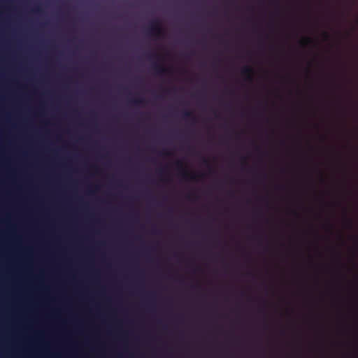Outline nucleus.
<instances>
[{
    "label": "nucleus",
    "instance_id": "f257e3e1",
    "mask_svg": "<svg viewBox=\"0 0 358 358\" xmlns=\"http://www.w3.org/2000/svg\"><path fill=\"white\" fill-rule=\"evenodd\" d=\"M146 33L157 39H162L165 37L164 29L159 21L152 22L146 29Z\"/></svg>",
    "mask_w": 358,
    "mask_h": 358
},
{
    "label": "nucleus",
    "instance_id": "f03ea898",
    "mask_svg": "<svg viewBox=\"0 0 358 358\" xmlns=\"http://www.w3.org/2000/svg\"><path fill=\"white\" fill-rule=\"evenodd\" d=\"M176 166L178 169L181 170L180 173V177L182 179L185 180H197V175L194 173H189L187 171L183 170L182 168V163L180 161H177L176 162Z\"/></svg>",
    "mask_w": 358,
    "mask_h": 358
},
{
    "label": "nucleus",
    "instance_id": "7ed1b4c3",
    "mask_svg": "<svg viewBox=\"0 0 358 358\" xmlns=\"http://www.w3.org/2000/svg\"><path fill=\"white\" fill-rule=\"evenodd\" d=\"M152 70L154 71V72L156 74H157L160 76H165L169 72V70L168 68H166L164 66H163L162 64H155L152 66Z\"/></svg>",
    "mask_w": 358,
    "mask_h": 358
},
{
    "label": "nucleus",
    "instance_id": "20e7f679",
    "mask_svg": "<svg viewBox=\"0 0 358 358\" xmlns=\"http://www.w3.org/2000/svg\"><path fill=\"white\" fill-rule=\"evenodd\" d=\"M241 75L249 81H251L252 79V74L253 73V69L251 66H245L241 69Z\"/></svg>",
    "mask_w": 358,
    "mask_h": 358
},
{
    "label": "nucleus",
    "instance_id": "39448f33",
    "mask_svg": "<svg viewBox=\"0 0 358 358\" xmlns=\"http://www.w3.org/2000/svg\"><path fill=\"white\" fill-rule=\"evenodd\" d=\"M129 102L134 106H144L145 103V99L141 97H134L129 100Z\"/></svg>",
    "mask_w": 358,
    "mask_h": 358
},
{
    "label": "nucleus",
    "instance_id": "423d86ee",
    "mask_svg": "<svg viewBox=\"0 0 358 358\" xmlns=\"http://www.w3.org/2000/svg\"><path fill=\"white\" fill-rule=\"evenodd\" d=\"M313 40L310 38H302L300 40V44L302 46H306L308 44H313Z\"/></svg>",
    "mask_w": 358,
    "mask_h": 358
},
{
    "label": "nucleus",
    "instance_id": "0eeeda50",
    "mask_svg": "<svg viewBox=\"0 0 358 358\" xmlns=\"http://www.w3.org/2000/svg\"><path fill=\"white\" fill-rule=\"evenodd\" d=\"M183 115L185 118H192L194 119V115L192 111L189 110H185L183 112Z\"/></svg>",
    "mask_w": 358,
    "mask_h": 358
},
{
    "label": "nucleus",
    "instance_id": "6e6552de",
    "mask_svg": "<svg viewBox=\"0 0 358 358\" xmlns=\"http://www.w3.org/2000/svg\"><path fill=\"white\" fill-rule=\"evenodd\" d=\"M161 155L164 157H169L172 155L171 152L168 150H163Z\"/></svg>",
    "mask_w": 358,
    "mask_h": 358
},
{
    "label": "nucleus",
    "instance_id": "1a4fd4ad",
    "mask_svg": "<svg viewBox=\"0 0 358 358\" xmlns=\"http://www.w3.org/2000/svg\"><path fill=\"white\" fill-rule=\"evenodd\" d=\"M202 162H203V164H205L206 165H207V166H209V165H210L209 160H208L206 157H203V158H202Z\"/></svg>",
    "mask_w": 358,
    "mask_h": 358
},
{
    "label": "nucleus",
    "instance_id": "9d476101",
    "mask_svg": "<svg viewBox=\"0 0 358 358\" xmlns=\"http://www.w3.org/2000/svg\"><path fill=\"white\" fill-rule=\"evenodd\" d=\"M196 195H195L194 194H188V195L187 196V198L188 199H193V198H196Z\"/></svg>",
    "mask_w": 358,
    "mask_h": 358
},
{
    "label": "nucleus",
    "instance_id": "9b49d317",
    "mask_svg": "<svg viewBox=\"0 0 358 358\" xmlns=\"http://www.w3.org/2000/svg\"><path fill=\"white\" fill-rule=\"evenodd\" d=\"M323 36L326 40H327L329 38V35L327 32L323 33Z\"/></svg>",
    "mask_w": 358,
    "mask_h": 358
},
{
    "label": "nucleus",
    "instance_id": "f8f14e48",
    "mask_svg": "<svg viewBox=\"0 0 358 358\" xmlns=\"http://www.w3.org/2000/svg\"><path fill=\"white\" fill-rule=\"evenodd\" d=\"M164 172H165V169H160V170L159 171V174L160 176H162V175H163V174L164 173Z\"/></svg>",
    "mask_w": 358,
    "mask_h": 358
},
{
    "label": "nucleus",
    "instance_id": "ddd939ff",
    "mask_svg": "<svg viewBox=\"0 0 358 358\" xmlns=\"http://www.w3.org/2000/svg\"><path fill=\"white\" fill-rule=\"evenodd\" d=\"M171 92H172L171 90H165V92H166V93H171Z\"/></svg>",
    "mask_w": 358,
    "mask_h": 358
},
{
    "label": "nucleus",
    "instance_id": "4468645a",
    "mask_svg": "<svg viewBox=\"0 0 358 358\" xmlns=\"http://www.w3.org/2000/svg\"><path fill=\"white\" fill-rule=\"evenodd\" d=\"M241 162L245 163V157H242L241 158Z\"/></svg>",
    "mask_w": 358,
    "mask_h": 358
}]
</instances>
